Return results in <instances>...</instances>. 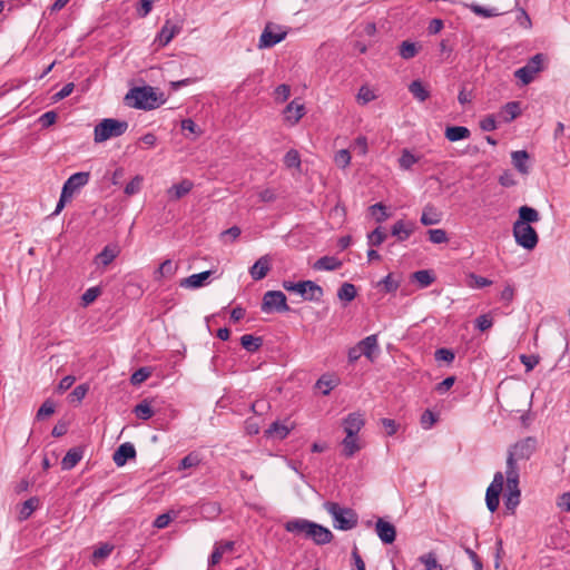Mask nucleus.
Returning <instances> with one entry per match:
<instances>
[{"mask_svg": "<svg viewBox=\"0 0 570 570\" xmlns=\"http://www.w3.org/2000/svg\"><path fill=\"white\" fill-rule=\"evenodd\" d=\"M142 177L137 175L135 176L126 186H125V194L127 196L136 195L140 191L141 185H142Z\"/></svg>", "mask_w": 570, "mask_h": 570, "instance_id": "09e8293b", "label": "nucleus"}, {"mask_svg": "<svg viewBox=\"0 0 570 570\" xmlns=\"http://www.w3.org/2000/svg\"><path fill=\"white\" fill-rule=\"evenodd\" d=\"M136 456L135 446L129 443H122L114 453L112 460L117 466H122L127 463L129 459H134Z\"/></svg>", "mask_w": 570, "mask_h": 570, "instance_id": "2eb2a0df", "label": "nucleus"}, {"mask_svg": "<svg viewBox=\"0 0 570 570\" xmlns=\"http://www.w3.org/2000/svg\"><path fill=\"white\" fill-rule=\"evenodd\" d=\"M128 106L136 109L151 110L160 107L166 102L163 92H158L156 88L150 86L135 87L129 90L125 97Z\"/></svg>", "mask_w": 570, "mask_h": 570, "instance_id": "f03ea898", "label": "nucleus"}, {"mask_svg": "<svg viewBox=\"0 0 570 570\" xmlns=\"http://www.w3.org/2000/svg\"><path fill=\"white\" fill-rule=\"evenodd\" d=\"M194 187L193 181L183 179L180 183L173 185L168 190L167 195L170 200H178L186 196Z\"/></svg>", "mask_w": 570, "mask_h": 570, "instance_id": "aec40b11", "label": "nucleus"}, {"mask_svg": "<svg viewBox=\"0 0 570 570\" xmlns=\"http://www.w3.org/2000/svg\"><path fill=\"white\" fill-rule=\"evenodd\" d=\"M513 166L521 174H528L529 168L527 166V160L529 159V154L525 150H517L511 154Z\"/></svg>", "mask_w": 570, "mask_h": 570, "instance_id": "2f4dec72", "label": "nucleus"}, {"mask_svg": "<svg viewBox=\"0 0 570 570\" xmlns=\"http://www.w3.org/2000/svg\"><path fill=\"white\" fill-rule=\"evenodd\" d=\"M370 210L372 212V215L375 216V219L379 223L384 222L389 217V214L386 213V207L381 203L372 205L370 207Z\"/></svg>", "mask_w": 570, "mask_h": 570, "instance_id": "5fc2aeb1", "label": "nucleus"}, {"mask_svg": "<svg viewBox=\"0 0 570 570\" xmlns=\"http://www.w3.org/2000/svg\"><path fill=\"white\" fill-rule=\"evenodd\" d=\"M413 233V225L405 224L403 220H397L392 226V235L396 236L399 240H405Z\"/></svg>", "mask_w": 570, "mask_h": 570, "instance_id": "72a5a7b5", "label": "nucleus"}, {"mask_svg": "<svg viewBox=\"0 0 570 570\" xmlns=\"http://www.w3.org/2000/svg\"><path fill=\"white\" fill-rule=\"evenodd\" d=\"M284 164L288 168H299L301 156H299L298 151L295 149L288 150L284 157Z\"/></svg>", "mask_w": 570, "mask_h": 570, "instance_id": "8fccbe9b", "label": "nucleus"}, {"mask_svg": "<svg viewBox=\"0 0 570 570\" xmlns=\"http://www.w3.org/2000/svg\"><path fill=\"white\" fill-rule=\"evenodd\" d=\"M419 560L425 566V570H442V566L439 564L434 553L432 552L421 556Z\"/></svg>", "mask_w": 570, "mask_h": 570, "instance_id": "de8ad7c7", "label": "nucleus"}, {"mask_svg": "<svg viewBox=\"0 0 570 570\" xmlns=\"http://www.w3.org/2000/svg\"><path fill=\"white\" fill-rule=\"evenodd\" d=\"M294 429V425H287L279 421L273 422L269 428L265 431V435L267 438H273L277 440H284Z\"/></svg>", "mask_w": 570, "mask_h": 570, "instance_id": "a211bd4d", "label": "nucleus"}, {"mask_svg": "<svg viewBox=\"0 0 570 570\" xmlns=\"http://www.w3.org/2000/svg\"><path fill=\"white\" fill-rule=\"evenodd\" d=\"M89 177L90 174L87 171H79L71 175L63 184L62 191H65V195L72 197L78 189L88 184Z\"/></svg>", "mask_w": 570, "mask_h": 570, "instance_id": "f8f14e48", "label": "nucleus"}, {"mask_svg": "<svg viewBox=\"0 0 570 570\" xmlns=\"http://www.w3.org/2000/svg\"><path fill=\"white\" fill-rule=\"evenodd\" d=\"M364 424L365 420L360 412L351 413L343 420L344 432L348 436L357 435Z\"/></svg>", "mask_w": 570, "mask_h": 570, "instance_id": "4468645a", "label": "nucleus"}, {"mask_svg": "<svg viewBox=\"0 0 570 570\" xmlns=\"http://www.w3.org/2000/svg\"><path fill=\"white\" fill-rule=\"evenodd\" d=\"M507 475V491L505 493L521 492L519 489L520 471L513 469H505Z\"/></svg>", "mask_w": 570, "mask_h": 570, "instance_id": "e433bc0d", "label": "nucleus"}, {"mask_svg": "<svg viewBox=\"0 0 570 570\" xmlns=\"http://www.w3.org/2000/svg\"><path fill=\"white\" fill-rule=\"evenodd\" d=\"M55 412V405L51 401L47 400L42 403L37 412V419L42 420Z\"/></svg>", "mask_w": 570, "mask_h": 570, "instance_id": "680f3d73", "label": "nucleus"}, {"mask_svg": "<svg viewBox=\"0 0 570 570\" xmlns=\"http://www.w3.org/2000/svg\"><path fill=\"white\" fill-rule=\"evenodd\" d=\"M412 277L421 287H428L434 282V276L428 269L417 271L413 273Z\"/></svg>", "mask_w": 570, "mask_h": 570, "instance_id": "c03bdc74", "label": "nucleus"}, {"mask_svg": "<svg viewBox=\"0 0 570 570\" xmlns=\"http://www.w3.org/2000/svg\"><path fill=\"white\" fill-rule=\"evenodd\" d=\"M504 483V476L502 472H497L493 476L492 483L488 487L485 493L487 507L491 512H494L500 503V493Z\"/></svg>", "mask_w": 570, "mask_h": 570, "instance_id": "9b49d317", "label": "nucleus"}, {"mask_svg": "<svg viewBox=\"0 0 570 570\" xmlns=\"http://www.w3.org/2000/svg\"><path fill=\"white\" fill-rule=\"evenodd\" d=\"M375 531L383 543L391 544L395 541L396 529L391 522H387L384 519L379 518L375 523Z\"/></svg>", "mask_w": 570, "mask_h": 570, "instance_id": "ddd939ff", "label": "nucleus"}, {"mask_svg": "<svg viewBox=\"0 0 570 570\" xmlns=\"http://www.w3.org/2000/svg\"><path fill=\"white\" fill-rule=\"evenodd\" d=\"M428 234L429 239L434 244H443L449 240L446 232L444 229H430Z\"/></svg>", "mask_w": 570, "mask_h": 570, "instance_id": "6e6d98bb", "label": "nucleus"}, {"mask_svg": "<svg viewBox=\"0 0 570 570\" xmlns=\"http://www.w3.org/2000/svg\"><path fill=\"white\" fill-rule=\"evenodd\" d=\"M445 138L450 141H458L470 137L469 128L463 126H452L445 129Z\"/></svg>", "mask_w": 570, "mask_h": 570, "instance_id": "c756f323", "label": "nucleus"}, {"mask_svg": "<svg viewBox=\"0 0 570 570\" xmlns=\"http://www.w3.org/2000/svg\"><path fill=\"white\" fill-rule=\"evenodd\" d=\"M150 376V370L147 367H140L132 373L130 382L132 385H139Z\"/></svg>", "mask_w": 570, "mask_h": 570, "instance_id": "603ef678", "label": "nucleus"}, {"mask_svg": "<svg viewBox=\"0 0 570 570\" xmlns=\"http://www.w3.org/2000/svg\"><path fill=\"white\" fill-rule=\"evenodd\" d=\"M323 507L332 517L335 529L348 531L357 525L358 517L353 509L342 507L337 502L331 501L325 502Z\"/></svg>", "mask_w": 570, "mask_h": 570, "instance_id": "7ed1b4c3", "label": "nucleus"}, {"mask_svg": "<svg viewBox=\"0 0 570 570\" xmlns=\"http://www.w3.org/2000/svg\"><path fill=\"white\" fill-rule=\"evenodd\" d=\"M520 361L524 365L525 371L530 372L539 363L540 358L537 355H525V354H523V355L520 356Z\"/></svg>", "mask_w": 570, "mask_h": 570, "instance_id": "69168bd1", "label": "nucleus"}, {"mask_svg": "<svg viewBox=\"0 0 570 570\" xmlns=\"http://www.w3.org/2000/svg\"><path fill=\"white\" fill-rule=\"evenodd\" d=\"M512 232L517 244L523 248L531 250L538 245L539 236L531 225L513 223Z\"/></svg>", "mask_w": 570, "mask_h": 570, "instance_id": "0eeeda50", "label": "nucleus"}, {"mask_svg": "<svg viewBox=\"0 0 570 570\" xmlns=\"http://www.w3.org/2000/svg\"><path fill=\"white\" fill-rule=\"evenodd\" d=\"M400 56L403 58V59H412L413 57L416 56L417 53V47L414 42H411V41H403L401 45H400Z\"/></svg>", "mask_w": 570, "mask_h": 570, "instance_id": "49530a36", "label": "nucleus"}, {"mask_svg": "<svg viewBox=\"0 0 570 570\" xmlns=\"http://www.w3.org/2000/svg\"><path fill=\"white\" fill-rule=\"evenodd\" d=\"M242 346L248 352H256L263 344V338L250 334L240 337Z\"/></svg>", "mask_w": 570, "mask_h": 570, "instance_id": "58836bf2", "label": "nucleus"}, {"mask_svg": "<svg viewBox=\"0 0 570 570\" xmlns=\"http://www.w3.org/2000/svg\"><path fill=\"white\" fill-rule=\"evenodd\" d=\"M88 392V385L80 384L75 387V390L69 394L70 402H81V400L86 396Z\"/></svg>", "mask_w": 570, "mask_h": 570, "instance_id": "bf43d9fd", "label": "nucleus"}, {"mask_svg": "<svg viewBox=\"0 0 570 570\" xmlns=\"http://www.w3.org/2000/svg\"><path fill=\"white\" fill-rule=\"evenodd\" d=\"M285 530L295 534H304L305 538L313 540V542L318 546L330 543L334 538L330 529L299 518L287 521L285 523Z\"/></svg>", "mask_w": 570, "mask_h": 570, "instance_id": "f257e3e1", "label": "nucleus"}, {"mask_svg": "<svg viewBox=\"0 0 570 570\" xmlns=\"http://www.w3.org/2000/svg\"><path fill=\"white\" fill-rule=\"evenodd\" d=\"M521 114V107L519 101H510L505 104L498 114V117L503 122H510Z\"/></svg>", "mask_w": 570, "mask_h": 570, "instance_id": "4be33fe9", "label": "nucleus"}, {"mask_svg": "<svg viewBox=\"0 0 570 570\" xmlns=\"http://www.w3.org/2000/svg\"><path fill=\"white\" fill-rule=\"evenodd\" d=\"M287 312L289 306L286 303V296L281 291H268L264 294L262 311L263 312Z\"/></svg>", "mask_w": 570, "mask_h": 570, "instance_id": "9d476101", "label": "nucleus"}, {"mask_svg": "<svg viewBox=\"0 0 570 570\" xmlns=\"http://www.w3.org/2000/svg\"><path fill=\"white\" fill-rule=\"evenodd\" d=\"M128 126V122L125 120L105 118L95 126L94 140L100 144L108 139L120 137L127 131Z\"/></svg>", "mask_w": 570, "mask_h": 570, "instance_id": "39448f33", "label": "nucleus"}, {"mask_svg": "<svg viewBox=\"0 0 570 570\" xmlns=\"http://www.w3.org/2000/svg\"><path fill=\"white\" fill-rule=\"evenodd\" d=\"M271 271V258L268 255L259 257L255 264L249 268V274L254 281H261Z\"/></svg>", "mask_w": 570, "mask_h": 570, "instance_id": "dca6fc26", "label": "nucleus"}, {"mask_svg": "<svg viewBox=\"0 0 570 570\" xmlns=\"http://www.w3.org/2000/svg\"><path fill=\"white\" fill-rule=\"evenodd\" d=\"M180 26L171 23L169 20H167L157 36L158 45L160 47L167 46L173 40V38L180 32Z\"/></svg>", "mask_w": 570, "mask_h": 570, "instance_id": "f3484780", "label": "nucleus"}, {"mask_svg": "<svg viewBox=\"0 0 570 570\" xmlns=\"http://www.w3.org/2000/svg\"><path fill=\"white\" fill-rule=\"evenodd\" d=\"M287 31L281 26L267 22L258 41V48H272L285 39Z\"/></svg>", "mask_w": 570, "mask_h": 570, "instance_id": "6e6552de", "label": "nucleus"}, {"mask_svg": "<svg viewBox=\"0 0 570 570\" xmlns=\"http://www.w3.org/2000/svg\"><path fill=\"white\" fill-rule=\"evenodd\" d=\"M82 459V451L79 448L70 449L61 461L62 470H71Z\"/></svg>", "mask_w": 570, "mask_h": 570, "instance_id": "393cba45", "label": "nucleus"}, {"mask_svg": "<svg viewBox=\"0 0 570 570\" xmlns=\"http://www.w3.org/2000/svg\"><path fill=\"white\" fill-rule=\"evenodd\" d=\"M210 271H205L198 274H193L186 278L180 279L179 285L184 288H198L202 287L207 278L210 276Z\"/></svg>", "mask_w": 570, "mask_h": 570, "instance_id": "412c9836", "label": "nucleus"}, {"mask_svg": "<svg viewBox=\"0 0 570 570\" xmlns=\"http://www.w3.org/2000/svg\"><path fill=\"white\" fill-rule=\"evenodd\" d=\"M334 160L338 167L345 168L351 163V154L347 149H341L336 153Z\"/></svg>", "mask_w": 570, "mask_h": 570, "instance_id": "13d9d810", "label": "nucleus"}, {"mask_svg": "<svg viewBox=\"0 0 570 570\" xmlns=\"http://www.w3.org/2000/svg\"><path fill=\"white\" fill-rule=\"evenodd\" d=\"M540 220V215L537 209L529 206H521L519 208V219L514 223H523L530 225Z\"/></svg>", "mask_w": 570, "mask_h": 570, "instance_id": "c85d7f7f", "label": "nucleus"}, {"mask_svg": "<svg viewBox=\"0 0 570 570\" xmlns=\"http://www.w3.org/2000/svg\"><path fill=\"white\" fill-rule=\"evenodd\" d=\"M114 550V546L109 543H102L100 547L95 549L92 552V561L95 563L100 562L108 558Z\"/></svg>", "mask_w": 570, "mask_h": 570, "instance_id": "a18cd8bd", "label": "nucleus"}, {"mask_svg": "<svg viewBox=\"0 0 570 570\" xmlns=\"http://www.w3.org/2000/svg\"><path fill=\"white\" fill-rule=\"evenodd\" d=\"M291 95V88L288 85L282 83L275 89V99L284 102Z\"/></svg>", "mask_w": 570, "mask_h": 570, "instance_id": "338daca9", "label": "nucleus"}, {"mask_svg": "<svg viewBox=\"0 0 570 570\" xmlns=\"http://www.w3.org/2000/svg\"><path fill=\"white\" fill-rule=\"evenodd\" d=\"M337 385V380L332 375H323L316 382V387L322 391L324 395L330 394V392Z\"/></svg>", "mask_w": 570, "mask_h": 570, "instance_id": "ea45409f", "label": "nucleus"}, {"mask_svg": "<svg viewBox=\"0 0 570 570\" xmlns=\"http://www.w3.org/2000/svg\"><path fill=\"white\" fill-rule=\"evenodd\" d=\"M375 99V95L373 90H371L368 87L363 86L360 88L357 94V100L362 104H367Z\"/></svg>", "mask_w": 570, "mask_h": 570, "instance_id": "0e129e2a", "label": "nucleus"}, {"mask_svg": "<svg viewBox=\"0 0 570 570\" xmlns=\"http://www.w3.org/2000/svg\"><path fill=\"white\" fill-rule=\"evenodd\" d=\"M420 422L423 429L429 430L436 422V415L432 411L425 410L421 415Z\"/></svg>", "mask_w": 570, "mask_h": 570, "instance_id": "052dcab7", "label": "nucleus"}, {"mask_svg": "<svg viewBox=\"0 0 570 570\" xmlns=\"http://www.w3.org/2000/svg\"><path fill=\"white\" fill-rule=\"evenodd\" d=\"M220 505L217 502H202L199 504V512L202 517H204L207 520H213L217 518L220 513Z\"/></svg>", "mask_w": 570, "mask_h": 570, "instance_id": "7c9ffc66", "label": "nucleus"}, {"mask_svg": "<svg viewBox=\"0 0 570 570\" xmlns=\"http://www.w3.org/2000/svg\"><path fill=\"white\" fill-rule=\"evenodd\" d=\"M342 266V262L333 256H323L318 258L313 268L316 271H335Z\"/></svg>", "mask_w": 570, "mask_h": 570, "instance_id": "bb28decb", "label": "nucleus"}, {"mask_svg": "<svg viewBox=\"0 0 570 570\" xmlns=\"http://www.w3.org/2000/svg\"><path fill=\"white\" fill-rule=\"evenodd\" d=\"M57 121V114L55 111H47L42 114L39 118V124L43 128H48L52 126Z\"/></svg>", "mask_w": 570, "mask_h": 570, "instance_id": "774afa93", "label": "nucleus"}, {"mask_svg": "<svg viewBox=\"0 0 570 570\" xmlns=\"http://www.w3.org/2000/svg\"><path fill=\"white\" fill-rule=\"evenodd\" d=\"M100 295V288L99 287H90L88 288L81 297L82 305L88 306L89 304L94 303L97 297Z\"/></svg>", "mask_w": 570, "mask_h": 570, "instance_id": "4d7b16f0", "label": "nucleus"}, {"mask_svg": "<svg viewBox=\"0 0 570 570\" xmlns=\"http://www.w3.org/2000/svg\"><path fill=\"white\" fill-rule=\"evenodd\" d=\"M120 253L118 245H107L105 248L96 256V261L104 266L109 265Z\"/></svg>", "mask_w": 570, "mask_h": 570, "instance_id": "b1692460", "label": "nucleus"}, {"mask_svg": "<svg viewBox=\"0 0 570 570\" xmlns=\"http://www.w3.org/2000/svg\"><path fill=\"white\" fill-rule=\"evenodd\" d=\"M342 445L343 455L346 458H352L362 449V444L360 443L357 435L348 436V434H346L345 439L342 441Z\"/></svg>", "mask_w": 570, "mask_h": 570, "instance_id": "a878e982", "label": "nucleus"}, {"mask_svg": "<svg viewBox=\"0 0 570 570\" xmlns=\"http://www.w3.org/2000/svg\"><path fill=\"white\" fill-rule=\"evenodd\" d=\"M337 296L341 301L351 302L356 296V287L351 283H344L338 288Z\"/></svg>", "mask_w": 570, "mask_h": 570, "instance_id": "37998d69", "label": "nucleus"}, {"mask_svg": "<svg viewBox=\"0 0 570 570\" xmlns=\"http://www.w3.org/2000/svg\"><path fill=\"white\" fill-rule=\"evenodd\" d=\"M360 348L362 350L363 355H365L368 360H373V352L377 350L379 343H377V335L373 334L370 336H366L357 344Z\"/></svg>", "mask_w": 570, "mask_h": 570, "instance_id": "cd10ccee", "label": "nucleus"}, {"mask_svg": "<svg viewBox=\"0 0 570 570\" xmlns=\"http://www.w3.org/2000/svg\"><path fill=\"white\" fill-rule=\"evenodd\" d=\"M132 412L136 414L137 417H139L140 420H144V421L149 420L155 414V411L153 410V407L150 405V401L147 399H145L140 403H138L134 407Z\"/></svg>", "mask_w": 570, "mask_h": 570, "instance_id": "f704fd0d", "label": "nucleus"}, {"mask_svg": "<svg viewBox=\"0 0 570 570\" xmlns=\"http://www.w3.org/2000/svg\"><path fill=\"white\" fill-rule=\"evenodd\" d=\"M177 271V265L170 261L166 259L160 264L158 269L155 273V278L158 277H171Z\"/></svg>", "mask_w": 570, "mask_h": 570, "instance_id": "79ce46f5", "label": "nucleus"}, {"mask_svg": "<svg viewBox=\"0 0 570 570\" xmlns=\"http://www.w3.org/2000/svg\"><path fill=\"white\" fill-rule=\"evenodd\" d=\"M419 159L420 157L413 155L409 149H403L399 158V166L403 170H410Z\"/></svg>", "mask_w": 570, "mask_h": 570, "instance_id": "a19ab883", "label": "nucleus"}, {"mask_svg": "<svg viewBox=\"0 0 570 570\" xmlns=\"http://www.w3.org/2000/svg\"><path fill=\"white\" fill-rule=\"evenodd\" d=\"M544 56L542 53L534 55L525 66L514 71V77L522 81L523 85H529L533 81L535 75L541 71Z\"/></svg>", "mask_w": 570, "mask_h": 570, "instance_id": "1a4fd4ad", "label": "nucleus"}, {"mask_svg": "<svg viewBox=\"0 0 570 570\" xmlns=\"http://www.w3.org/2000/svg\"><path fill=\"white\" fill-rule=\"evenodd\" d=\"M367 238L370 246H380L386 239V234L377 227L368 234Z\"/></svg>", "mask_w": 570, "mask_h": 570, "instance_id": "3c124183", "label": "nucleus"}, {"mask_svg": "<svg viewBox=\"0 0 570 570\" xmlns=\"http://www.w3.org/2000/svg\"><path fill=\"white\" fill-rule=\"evenodd\" d=\"M441 215L433 206H425L421 215V223L425 226L439 224Z\"/></svg>", "mask_w": 570, "mask_h": 570, "instance_id": "c9c22d12", "label": "nucleus"}, {"mask_svg": "<svg viewBox=\"0 0 570 570\" xmlns=\"http://www.w3.org/2000/svg\"><path fill=\"white\" fill-rule=\"evenodd\" d=\"M235 542L234 541H224L216 542L214 547V551L212 552L208 563L210 567L218 564L223 558L225 552H230L234 550Z\"/></svg>", "mask_w": 570, "mask_h": 570, "instance_id": "6ab92c4d", "label": "nucleus"}, {"mask_svg": "<svg viewBox=\"0 0 570 570\" xmlns=\"http://www.w3.org/2000/svg\"><path fill=\"white\" fill-rule=\"evenodd\" d=\"M286 121H289L292 125L299 121V119L304 116V106L302 104H297L295 100L289 102L284 110Z\"/></svg>", "mask_w": 570, "mask_h": 570, "instance_id": "5701e85b", "label": "nucleus"}, {"mask_svg": "<svg viewBox=\"0 0 570 570\" xmlns=\"http://www.w3.org/2000/svg\"><path fill=\"white\" fill-rule=\"evenodd\" d=\"M199 464L198 455L189 453L179 463V470L190 469Z\"/></svg>", "mask_w": 570, "mask_h": 570, "instance_id": "e2e57ef3", "label": "nucleus"}, {"mask_svg": "<svg viewBox=\"0 0 570 570\" xmlns=\"http://www.w3.org/2000/svg\"><path fill=\"white\" fill-rule=\"evenodd\" d=\"M537 450V439L533 436H527L513 445H511L508 450L507 455V468L519 470L520 468L518 465L519 461H527L529 460L532 454Z\"/></svg>", "mask_w": 570, "mask_h": 570, "instance_id": "20e7f679", "label": "nucleus"}, {"mask_svg": "<svg viewBox=\"0 0 570 570\" xmlns=\"http://www.w3.org/2000/svg\"><path fill=\"white\" fill-rule=\"evenodd\" d=\"M520 497H521V492H515L514 493H504V504H505V508L510 511H514V509L519 505L520 503Z\"/></svg>", "mask_w": 570, "mask_h": 570, "instance_id": "864d4df0", "label": "nucleus"}, {"mask_svg": "<svg viewBox=\"0 0 570 570\" xmlns=\"http://www.w3.org/2000/svg\"><path fill=\"white\" fill-rule=\"evenodd\" d=\"M39 503L40 501L37 497H32L24 501L19 510V519L27 520L32 514V512L38 509Z\"/></svg>", "mask_w": 570, "mask_h": 570, "instance_id": "4c0bfd02", "label": "nucleus"}, {"mask_svg": "<svg viewBox=\"0 0 570 570\" xmlns=\"http://www.w3.org/2000/svg\"><path fill=\"white\" fill-rule=\"evenodd\" d=\"M283 287L287 292L301 295L306 301L320 302L324 295L323 288L313 281H301L297 283L284 281Z\"/></svg>", "mask_w": 570, "mask_h": 570, "instance_id": "423d86ee", "label": "nucleus"}, {"mask_svg": "<svg viewBox=\"0 0 570 570\" xmlns=\"http://www.w3.org/2000/svg\"><path fill=\"white\" fill-rule=\"evenodd\" d=\"M409 91L415 99L423 102L430 97V91L421 80H414L409 86Z\"/></svg>", "mask_w": 570, "mask_h": 570, "instance_id": "473e14b6", "label": "nucleus"}]
</instances>
